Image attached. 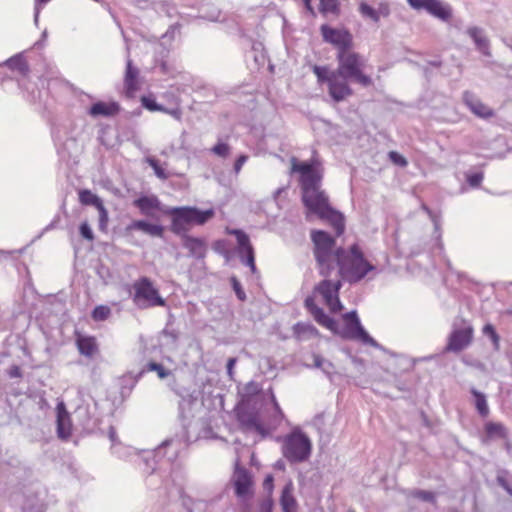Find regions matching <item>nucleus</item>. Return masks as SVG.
I'll return each instance as SVG.
<instances>
[{
	"label": "nucleus",
	"mask_w": 512,
	"mask_h": 512,
	"mask_svg": "<svg viewBox=\"0 0 512 512\" xmlns=\"http://www.w3.org/2000/svg\"><path fill=\"white\" fill-rule=\"evenodd\" d=\"M120 112V105L116 101H98L89 108V115L92 117H112Z\"/></svg>",
	"instance_id": "obj_18"
},
{
	"label": "nucleus",
	"mask_w": 512,
	"mask_h": 512,
	"mask_svg": "<svg viewBox=\"0 0 512 512\" xmlns=\"http://www.w3.org/2000/svg\"><path fill=\"white\" fill-rule=\"evenodd\" d=\"M390 161L400 167H406L408 165L407 159L396 151H390L388 153Z\"/></svg>",
	"instance_id": "obj_36"
},
{
	"label": "nucleus",
	"mask_w": 512,
	"mask_h": 512,
	"mask_svg": "<svg viewBox=\"0 0 512 512\" xmlns=\"http://www.w3.org/2000/svg\"><path fill=\"white\" fill-rule=\"evenodd\" d=\"M78 198L79 202L84 206H93L97 208L103 203L102 199L89 189L80 190L78 192Z\"/></svg>",
	"instance_id": "obj_27"
},
{
	"label": "nucleus",
	"mask_w": 512,
	"mask_h": 512,
	"mask_svg": "<svg viewBox=\"0 0 512 512\" xmlns=\"http://www.w3.org/2000/svg\"><path fill=\"white\" fill-rule=\"evenodd\" d=\"M349 512H355L354 510L350 509Z\"/></svg>",
	"instance_id": "obj_52"
},
{
	"label": "nucleus",
	"mask_w": 512,
	"mask_h": 512,
	"mask_svg": "<svg viewBox=\"0 0 512 512\" xmlns=\"http://www.w3.org/2000/svg\"><path fill=\"white\" fill-rule=\"evenodd\" d=\"M226 232L236 237L237 252L242 263L248 266L252 273H255V252L250 242L249 236L240 229H227Z\"/></svg>",
	"instance_id": "obj_8"
},
{
	"label": "nucleus",
	"mask_w": 512,
	"mask_h": 512,
	"mask_svg": "<svg viewBox=\"0 0 512 512\" xmlns=\"http://www.w3.org/2000/svg\"><path fill=\"white\" fill-rule=\"evenodd\" d=\"M471 394L475 398V407L478 411V413L482 417H487L489 414V407L486 401V397L483 393L477 391L476 389H471Z\"/></svg>",
	"instance_id": "obj_28"
},
{
	"label": "nucleus",
	"mask_w": 512,
	"mask_h": 512,
	"mask_svg": "<svg viewBox=\"0 0 512 512\" xmlns=\"http://www.w3.org/2000/svg\"><path fill=\"white\" fill-rule=\"evenodd\" d=\"M110 315L111 309L107 305H98L91 313V317L94 321H105L110 317Z\"/></svg>",
	"instance_id": "obj_30"
},
{
	"label": "nucleus",
	"mask_w": 512,
	"mask_h": 512,
	"mask_svg": "<svg viewBox=\"0 0 512 512\" xmlns=\"http://www.w3.org/2000/svg\"><path fill=\"white\" fill-rule=\"evenodd\" d=\"M234 288H235V291H236V294L237 296L239 297V299L243 300L245 298V294L244 292L240 289L239 287V283L237 281H234Z\"/></svg>",
	"instance_id": "obj_46"
},
{
	"label": "nucleus",
	"mask_w": 512,
	"mask_h": 512,
	"mask_svg": "<svg viewBox=\"0 0 512 512\" xmlns=\"http://www.w3.org/2000/svg\"><path fill=\"white\" fill-rule=\"evenodd\" d=\"M305 3L306 8L313 13V7L311 5L312 0H303Z\"/></svg>",
	"instance_id": "obj_50"
},
{
	"label": "nucleus",
	"mask_w": 512,
	"mask_h": 512,
	"mask_svg": "<svg viewBox=\"0 0 512 512\" xmlns=\"http://www.w3.org/2000/svg\"><path fill=\"white\" fill-rule=\"evenodd\" d=\"M148 367H149V370L155 371L158 374V376L162 379L167 377V375H168V372L159 363L151 362V363H149Z\"/></svg>",
	"instance_id": "obj_40"
},
{
	"label": "nucleus",
	"mask_w": 512,
	"mask_h": 512,
	"mask_svg": "<svg viewBox=\"0 0 512 512\" xmlns=\"http://www.w3.org/2000/svg\"><path fill=\"white\" fill-rule=\"evenodd\" d=\"M138 76L139 70L133 66L131 60H128L124 78L125 94L128 98L134 97L139 90Z\"/></svg>",
	"instance_id": "obj_19"
},
{
	"label": "nucleus",
	"mask_w": 512,
	"mask_h": 512,
	"mask_svg": "<svg viewBox=\"0 0 512 512\" xmlns=\"http://www.w3.org/2000/svg\"><path fill=\"white\" fill-rule=\"evenodd\" d=\"M182 244L184 248L189 251V256L197 259H203L206 256L207 244L203 239L189 235H183Z\"/></svg>",
	"instance_id": "obj_17"
},
{
	"label": "nucleus",
	"mask_w": 512,
	"mask_h": 512,
	"mask_svg": "<svg viewBox=\"0 0 512 512\" xmlns=\"http://www.w3.org/2000/svg\"><path fill=\"white\" fill-rule=\"evenodd\" d=\"M312 444L310 439L300 431H293L284 439L283 456L290 463L306 461L311 454Z\"/></svg>",
	"instance_id": "obj_6"
},
{
	"label": "nucleus",
	"mask_w": 512,
	"mask_h": 512,
	"mask_svg": "<svg viewBox=\"0 0 512 512\" xmlns=\"http://www.w3.org/2000/svg\"><path fill=\"white\" fill-rule=\"evenodd\" d=\"M483 334L487 335L488 337H490L491 341L493 342V345L496 349L499 348V342H500V337L499 335L497 334L495 328L493 327L492 324H486L484 327H483Z\"/></svg>",
	"instance_id": "obj_34"
},
{
	"label": "nucleus",
	"mask_w": 512,
	"mask_h": 512,
	"mask_svg": "<svg viewBox=\"0 0 512 512\" xmlns=\"http://www.w3.org/2000/svg\"><path fill=\"white\" fill-rule=\"evenodd\" d=\"M57 434L61 439H68L72 434V419L63 401L56 406Z\"/></svg>",
	"instance_id": "obj_16"
},
{
	"label": "nucleus",
	"mask_w": 512,
	"mask_h": 512,
	"mask_svg": "<svg viewBox=\"0 0 512 512\" xmlns=\"http://www.w3.org/2000/svg\"><path fill=\"white\" fill-rule=\"evenodd\" d=\"M236 361H237L236 358H229L227 361V365H226L227 373L230 378H232V376H233V370H234Z\"/></svg>",
	"instance_id": "obj_45"
},
{
	"label": "nucleus",
	"mask_w": 512,
	"mask_h": 512,
	"mask_svg": "<svg viewBox=\"0 0 512 512\" xmlns=\"http://www.w3.org/2000/svg\"><path fill=\"white\" fill-rule=\"evenodd\" d=\"M360 15L364 19L378 23L381 18H387L390 15V5L386 1L378 3L377 7H372L367 2H361L358 7Z\"/></svg>",
	"instance_id": "obj_15"
},
{
	"label": "nucleus",
	"mask_w": 512,
	"mask_h": 512,
	"mask_svg": "<svg viewBox=\"0 0 512 512\" xmlns=\"http://www.w3.org/2000/svg\"><path fill=\"white\" fill-rule=\"evenodd\" d=\"M318 216L325 219L335 230L336 236H341L345 230L344 216L329 206L324 212L322 211Z\"/></svg>",
	"instance_id": "obj_21"
},
{
	"label": "nucleus",
	"mask_w": 512,
	"mask_h": 512,
	"mask_svg": "<svg viewBox=\"0 0 512 512\" xmlns=\"http://www.w3.org/2000/svg\"><path fill=\"white\" fill-rule=\"evenodd\" d=\"M232 482L238 497L244 498L252 494L253 480L250 472L238 463L235 466Z\"/></svg>",
	"instance_id": "obj_13"
},
{
	"label": "nucleus",
	"mask_w": 512,
	"mask_h": 512,
	"mask_svg": "<svg viewBox=\"0 0 512 512\" xmlns=\"http://www.w3.org/2000/svg\"><path fill=\"white\" fill-rule=\"evenodd\" d=\"M413 497L427 502H435V494L425 490H415L412 492Z\"/></svg>",
	"instance_id": "obj_37"
},
{
	"label": "nucleus",
	"mask_w": 512,
	"mask_h": 512,
	"mask_svg": "<svg viewBox=\"0 0 512 512\" xmlns=\"http://www.w3.org/2000/svg\"><path fill=\"white\" fill-rule=\"evenodd\" d=\"M171 219L170 230L177 235H187L195 225L201 226L211 220L214 209L200 210L193 206L173 207L167 211Z\"/></svg>",
	"instance_id": "obj_4"
},
{
	"label": "nucleus",
	"mask_w": 512,
	"mask_h": 512,
	"mask_svg": "<svg viewBox=\"0 0 512 512\" xmlns=\"http://www.w3.org/2000/svg\"><path fill=\"white\" fill-rule=\"evenodd\" d=\"M468 34L474 40L477 47L486 53V50L488 49V40L481 35V30L477 27H471L468 29Z\"/></svg>",
	"instance_id": "obj_29"
},
{
	"label": "nucleus",
	"mask_w": 512,
	"mask_h": 512,
	"mask_svg": "<svg viewBox=\"0 0 512 512\" xmlns=\"http://www.w3.org/2000/svg\"><path fill=\"white\" fill-rule=\"evenodd\" d=\"M345 323V329L342 336L349 339H359L364 343H372L373 339L362 327L357 313L355 311L348 312L342 316Z\"/></svg>",
	"instance_id": "obj_11"
},
{
	"label": "nucleus",
	"mask_w": 512,
	"mask_h": 512,
	"mask_svg": "<svg viewBox=\"0 0 512 512\" xmlns=\"http://www.w3.org/2000/svg\"><path fill=\"white\" fill-rule=\"evenodd\" d=\"M483 174L482 173H474L467 177V182L472 187H478L482 183Z\"/></svg>",
	"instance_id": "obj_41"
},
{
	"label": "nucleus",
	"mask_w": 512,
	"mask_h": 512,
	"mask_svg": "<svg viewBox=\"0 0 512 512\" xmlns=\"http://www.w3.org/2000/svg\"><path fill=\"white\" fill-rule=\"evenodd\" d=\"M462 100L469 111L476 117L489 120L495 117V110L488 104L484 103L476 94L471 91H465Z\"/></svg>",
	"instance_id": "obj_12"
},
{
	"label": "nucleus",
	"mask_w": 512,
	"mask_h": 512,
	"mask_svg": "<svg viewBox=\"0 0 512 512\" xmlns=\"http://www.w3.org/2000/svg\"><path fill=\"white\" fill-rule=\"evenodd\" d=\"M293 483L289 481L283 488L282 494L280 497V504L283 512H296L297 511V501L293 495Z\"/></svg>",
	"instance_id": "obj_23"
},
{
	"label": "nucleus",
	"mask_w": 512,
	"mask_h": 512,
	"mask_svg": "<svg viewBox=\"0 0 512 512\" xmlns=\"http://www.w3.org/2000/svg\"><path fill=\"white\" fill-rule=\"evenodd\" d=\"M98 214H99V229L103 232L107 230L108 222H109V213L106 207L104 206V203H102L97 208Z\"/></svg>",
	"instance_id": "obj_32"
},
{
	"label": "nucleus",
	"mask_w": 512,
	"mask_h": 512,
	"mask_svg": "<svg viewBox=\"0 0 512 512\" xmlns=\"http://www.w3.org/2000/svg\"><path fill=\"white\" fill-rule=\"evenodd\" d=\"M9 374L11 377H20L21 371H20L19 367L15 366L10 370Z\"/></svg>",
	"instance_id": "obj_47"
},
{
	"label": "nucleus",
	"mask_w": 512,
	"mask_h": 512,
	"mask_svg": "<svg viewBox=\"0 0 512 512\" xmlns=\"http://www.w3.org/2000/svg\"><path fill=\"white\" fill-rule=\"evenodd\" d=\"M484 431L486 435V440H491L494 438L507 439L508 437L506 427L499 422H487L484 426Z\"/></svg>",
	"instance_id": "obj_25"
},
{
	"label": "nucleus",
	"mask_w": 512,
	"mask_h": 512,
	"mask_svg": "<svg viewBox=\"0 0 512 512\" xmlns=\"http://www.w3.org/2000/svg\"><path fill=\"white\" fill-rule=\"evenodd\" d=\"M462 322L464 323V327H455L451 331L446 346L447 351L460 352L472 343L474 329L470 324H467L465 320Z\"/></svg>",
	"instance_id": "obj_9"
},
{
	"label": "nucleus",
	"mask_w": 512,
	"mask_h": 512,
	"mask_svg": "<svg viewBox=\"0 0 512 512\" xmlns=\"http://www.w3.org/2000/svg\"><path fill=\"white\" fill-rule=\"evenodd\" d=\"M148 164L152 167V169L154 170L156 176L159 179L166 180V179L169 178V174L165 171L164 168H162L160 166L158 160H156L154 158H150V159H148Z\"/></svg>",
	"instance_id": "obj_33"
},
{
	"label": "nucleus",
	"mask_w": 512,
	"mask_h": 512,
	"mask_svg": "<svg viewBox=\"0 0 512 512\" xmlns=\"http://www.w3.org/2000/svg\"><path fill=\"white\" fill-rule=\"evenodd\" d=\"M132 301L141 309L164 307L166 305V300L161 296L157 286L146 276H142L133 282Z\"/></svg>",
	"instance_id": "obj_5"
},
{
	"label": "nucleus",
	"mask_w": 512,
	"mask_h": 512,
	"mask_svg": "<svg viewBox=\"0 0 512 512\" xmlns=\"http://www.w3.org/2000/svg\"><path fill=\"white\" fill-rule=\"evenodd\" d=\"M271 400H272V403H273V406L275 408V410L279 413H281V409H280V406L276 400V397L272 394V397H271Z\"/></svg>",
	"instance_id": "obj_48"
},
{
	"label": "nucleus",
	"mask_w": 512,
	"mask_h": 512,
	"mask_svg": "<svg viewBox=\"0 0 512 512\" xmlns=\"http://www.w3.org/2000/svg\"><path fill=\"white\" fill-rule=\"evenodd\" d=\"M407 2L412 8L416 10L424 9L442 21H449L452 17L450 6L440 0H407Z\"/></svg>",
	"instance_id": "obj_10"
},
{
	"label": "nucleus",
	"mask_w": 512,
	"mask_h": 512,
	"mask_svg": "<svg viewBox=\"0 0 512 512\" xmlns=\"http://www.w3.org/2000/svg\"><path fill=\"white\" fill-rule=\"evenodd\" d=\"M271 509H272V501H271V500H269V501H267V503H265V505H264V510H265L266 512H271Z\"/></svg>",
	"instance_id": "obj_49"
},
{
	"label": "nucleus",
	"mask_w": 512,
	"mask_h": 512,
	"mask_svg": "<svg viewBox=\"0 0 512 512\" xmlns=\"http://www.w3.org/2000/svg\"><path fill=\"white\" fill-rule=\"evenodd\" d=\"M320 31L323 40L331 44L337 50V54L353 48V36L348 30L337 29L324 24L320 27Z\"/></svg>",
	"instance_id": "obj_7"
},
{
	"label": "nucleus",
	"mask_w": 512,
	"mask_h": 512,
	"mask_svg": "<svg viewBox=\"0 0 512 512\" xmlns=\"http://www.w3.org/2000/svg\"><path fill=\"white\" fill-rule=\"evenodd\" d=\"M74 338L78 352L81 355L87 358H93L99 353V345L95 336L86 335L79 330H75Z\"/></svg>",
	"instance_id": "obj_14"
},
{
	"label": "nucleus",
	"mask_w": 512,
	"mask_h": 512,
	"mask_svg": "<svg viewBox=\"0 0 512 512\" xmlns=\"http://www.w3.org/2000/svg\"><path fill=\"white\" fill-rule=\"evenodd\" d=\"M319 10L322 14H337L338 13V1L337 0H320Z\"/></svg>",
	"instance_id": "obj_31"
},
{
	"label": "nucleus",
	"mask_w": 512,
	"mask_h": 512,
	"mask_svg": "<svg viewBox=\"0 0 512 512\" xmlns=\"http://www.w3.org/2000/svg\"><path fill=\"white\" fill-rule=\"evenodd\" d=\"M293 331L295 337L300 341L319 336V331L312 324L308 323H297L294 326Z\"/></svg>",
	"instance_id": "obj_26"
},
{
	"label": "nucleus",
	"mask_w": 512,
	"mask_h": 512,
	"mask_svg": "<svg viewBox=\"0 0 512 512\" xmlns=\"http://www.w3.org/2000/svg\"><path fill=\"white\" fill-rule=\"evenodd\" d=\"M310 237L316 268L323 279L315 285L312 295L305 299V307L319 325L336 332L337 322L325 314L315 298L321 297L331 313L342 311L339 298L342 280L357 283L374 270V266L365 259L357 244L349 249L337 246L335 238L323 230H312Z\"/></svg>",
	"instance_id": "obj_1"
},
{
	"label": "nucleus",
	"mask_w": 512,
	"mask_h": 512,
	"mask_svg": "<svg viewBox=\"0 0 512 512\" xmlns=\"http://www.w3.org/2000/svg\"><path fill=\"white\" fill-rule=\"evenodd\" d=\"M162 112L172 116L177 121H181L182 119V109L179 106L173 109L164 107V110H162Z\"/></svg>",
	"instance_id": "obj_42"
},
{
	"label": "nucleus",
	"mask_w": 512,
	"mask_h": 512,
	"mask_svg": "<svg viewBox=\"0 0 512 512\" xmlns=\"http://www.w3.org/2000/svg\"><path fill=\"white\" fill-rule=\"evenodd\" d=\"M241 424L247 429L255 430L261 435H265L268 433V429L262 423L259 415L257 413H250L247 415H242L240 417Z\"/></svg>",
	"instance_id": "obj_24"
},
{
	"label": "nucleus",
	"mask_w": 512,
	"mask_h": 512,
	"mask_svg": "<svg viewBox=\"0 0 512 512\" xmlns=\"http://www.w3.org/2000/svg\"><path fill=\"white\" fill-rule=\"evenodd\" d=\"M142 215L153 217L154 212L160 209V201L156 196H141L133 201Z\"/></svg>",
	"instance_id": "obj_22"
},
{
	"label": "nucleus",
	"mask_w": 512,
	"mask_h": 512,
	"mask_svg": "<svg viewBox=\"0 0 512 512\" xmlns=\"http://www.w3.org/2000/svg\"><path fill=\"white\" fill-rule=\"evenodd\" d=\"M338 67L330 70L328 66L313 65L312 71L319 84L326 83L329 96L335 102H341L353 95L349 81L363 87L373 85V79L365 73L366 61L353 49L336 54Z\"/></svg>",
	"instance_id": "obj_2"
},
{
	"label": "nucleus",
	"mask_w": 512,
	"mask_h": 512,
	"mask_svg": "<svg viewBox=\"0 0 512 512\" xmlns=\"http://www.w3.org/2000/svg\"><path fill=\"white\" fill-rule=\"evenodd\" d=\"M247 159H248V156H246V155H240L236 159V161L234 163V171H235L236 174H238L241 171L242 166L245 164Z\"/></svg>",
	"instance_id": "obj_43"
},
{
	"label": "nucleus",
	"mask_w": 512,
	"mask_h": 512,
	"mask_svg": "<svg viewBox=\"0 0 512 512\" xmlns=\"http://www.w3.org/2000/svg\"><path fill=\"white\" fill-rule=\"evenodd\" d=\"M263 487L266 489L269 493L272 492L274 487V478L271 474L267 475L263 482Z\"/></svg>",
	"instance_id": "obj_44"
},
{
	"label": "nucleus",
	"mask_w": 512,
	"mask_h": 512,
	"mask_svg": "<svg viewBox=\"0 0 512 512\" xmlns=\"http://www.w3.org/2000/svg\"><path fill=\"white\" fill-rule=\"evenodd\" d=\"M79 232H80V235L88 240V241H93L94 240V234L92 232V229L90 228L89 224L87 222H83L81 223L80 227H79Z\"/></svg>",
	"instance_id": "obj_39"
},
{
	"label": "nucleus",
	"mask_w": 512,
	"mask_h": 512,
	"mask_svg": "<svg viewBox=\"0 0 512 512\" xmlns=\"http://www.w3.org/2000/svg\"><path fill=\"white\" fill-rule=\"evenodd\" d=\"M141 103L146 109H148L149 111H152V112H154V111L162 112V110H164V106L157 104L156 101L154 99H152L151 97L143 96L141 98Z\"/></svg>",
	"instance_id": "obj_35"
},
{
	"label": "nucleus",
	"mask_w": 512,
	"mask_h": 512,
	"mask_svg": "<svg viewBox=\"0 0 512 512\" xmlns=\"http://www.w3.org/2000/svg\"><path fill=\"white\" fill-rule=\"evenodd\" d=\"M49 1L50 0H36L37 3L42 4V5L48 3Z\"/></svg>",
	"instance_id": "obj_51"
},
{
	"label": "nucleus",
	"mask_w": 512,
	"mask_h": 512,
	"mask_svg": "<svg viewBox=\"0 0 512 512\" xmlns=\"http://www.w3.org/2000/svg\"><path fill=\"white\" fill-rule=\"evenodd\" d=\"M212 152L220 157H226L230 152V147L226 143L219 142L212 148Z\"/></svg>",
	"instance_id": "obj_38"
},
{
	"label": "nucleus",
	"mask_w": 512,
	"mask_h": 512,
	"mask_svg": "<svg viewBox=\"0 0 512 512\" xmlns=\"http://www.w3.org/2000/svg\"><path fill=\"white\" fill-rule=\"evenodd\" d=\"M136 230L142 231L152 237H163L164 234L163 226L155 223H150L145 220H134L126 227L127 232H132Z\"/></svg>",
	"instance_id": "obj_20"
},
{
	"label": "nucleus",
	"mask_w": 512,
	"mask_h": 512,
	"mask_svg": "<svg viewBox=\"0 0 512 512\" xmlns=\"http://www.w3.org/2000/svg\"><path fill=\"white\" fill-rule=\"evenodd\" d=\"M291 173L300 174V186L302 190L303 204L313 213L320 214L329 206L328 197L320 190L322 180L321 163L317 159L310 162H300L296 157L290 159Z\"/></svg>",
	"instance_id": "obj_3"
}]
</instances>
